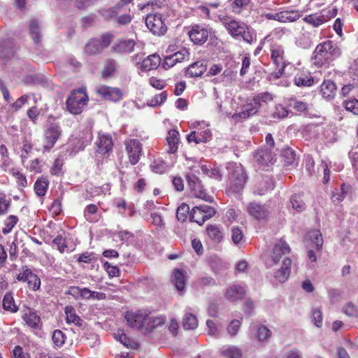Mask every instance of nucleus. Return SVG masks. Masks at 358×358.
Instances as JSON below:
<instances>
[{
  "mask_svg": "<svg viewBox=\"0 0 358 358\" xmlns=\"http://www.w3.org/2000/svg\"><path fill=\"white\" fill-rule=\"evenodd\" d=\"M227 169L228 173V182L227 192L229 194H238L244 189L248 182V174L241 164L229 162Z\"/></svg>",
  "mask_w": 358,
  "mask_h": 358,
  "instance_id": "obj_1",
  "label": "nucleus"
},
{
  "mask_svg": "<svg viewBox=\"0 0 358 358\" xmlns=\"http://www.w3.org/2000/svg\"><path fill=\"white\" fill-rule=\"evenodd\" d=\"M341 55V50L338 44L329 40L317 45L314 51L315 63L321 65L329 64Z\"/></svg>",
  "mask_w": 358,
  "mask_h": 358,
  "instance_id": "obj_2",
  "label": "nucleus"
},
{
  "mask_svg": "<svg viewBox=\"0 0 358 358\" xmlns=\"http://www.w3.org/2000/svg\"><path fill=\"white\" fill-rule=\"evenodd\" d=\"M223 24L233 38L236 39L242 38L248 43L250 44L252 43L254 38L253 34L245 23L227 18L223 21Z\"/></svg>",
  "mask_w": 358,
  "mask_h": 358,
  "instance_id": "obj_3",
  "label": "nucleus"
},
{
  "mask_svg": "<svg viewBox=\"0 0 358 358\" xmlns=\"http://www.w3.org/2000/svg\"><path fill=\"white\" fill-rule=\"evenodd\" d=\"M88 101V96L84 90H73L66 101V109L71 114H80L84 107L87 105Z\"/></svg>",
  "mask_w": 358,
  "mask_h": 358,
  "instance_id": "obj_4",
  "label": "nucleus"
},
{
  "mask_svg": "<svg viewBox=\"0 0 358 358\" xmlns=\"http://www.w3.org/2000/svg\"><path fill=\"white\" fill-rule=\"evenodd\" d=\"M290 252L291 248L289 245L283 240H279L275 243L269 257L265 262L266 268H273L280 262L282 263L283 258L288 257L287 255Z\"/></svg>",
  "mask_w": 358,
  "mask_h": 358,
  "instance_id": "obj_5",
  "label": "nucleus"
},
{
  "mask_svg": "<svg viewBox=\"0 0 358 358\" xmlns=\"http://www.w3.org/2000/svg\"><path fill=\"white\" fill-rule=\"evenodd\" d=\"M186 179L191 192L195 197L210 203L213 201V197L206 194L200 179L195 174L192 173H187Z\"/></svg>",
  "mask_w": 358,
  "mask_h": 358,
  "instance_id": "obj_6",
  "label": "nucleus"
},
{
  "mask_svg": "<svg viewBox=\"0 0 358 358\" xmlns=\"http://www.w3.org/2000/svg\"><path fill=\"white\" fill-rule=\"evenodd\" d=\"M216 211L207 205H199L194 206L189 213V219L199 225H202L207 220L212 217Z\"/></svg>",
  "mask_w": 358,
  "mask_h": 358,
  "instance_id": "obj_7",
  "label": "nucleus"
},
{
  "mask_svg": "<svg viewBox=\"0 0 358 358\" xmlns=\"http://www.w3.org/2000/svg\"><path fill=\"white\" fill-rule=\"evenodd\" d=\"M148 29L155 35L164 36L167 31V26L159 13L148 14L145 18Z\"/></svg>",
  "mask_w": 358,
  "mask_h": 358,
  "instance_id": "obj_8",
  "label": "nucleus"
},
{
  "mask_svg": "<svg viewBox=\"0 0 358 358\" xmlns=\"http://www.w3.org/2000/svg\"><path fill=\"white\" fill-rule=\"evenodd\" d=\"M148 312L138 310L136 312H127L124 316L127 324L133 329L143 331L145 333Z\"/></svg>",
  "mask_w": 358,
  "mask_h": 358,
  "instance_id": "obj_9",
  "label": "nucleus"
},
{
  "mask_svg": "<svg viewBox=\"0 0 358 358\" xmlns=\"http://www.w3.org/2000/svg\"><path fill=\"white\" fill-rule=\"evenodd\" d=\"M62 135L60 126L57 123H50L44 132V144L43 146L44 151H49L52 148Z\"/></svg>",
  "mask_w": 358,
  "mask_h": 358,
  "instance_id": "obj_10",
  "label": "nucleus"
},
{
  "mask_svg": "<svg viewBox=\"0 0 358 358\" xmlns=\"http://www.w3.org/2000/svg\"><path fill=\"white\" fill-rule=\"evenodd\" d=\"M254 160L259 169L268 170L275 162V155L268 148H264L257 150L254 153Z\"/></svg>",
  "mask_w": 358,
  "mask_h": 358,
  "instance_id": "obj_11",
  "label": "nucleus"
},
{
  "mask_svg": "<svg viewBox=\"0 0 358 358\" xmlns=\"http://www.w3.org/2000/svg\"><path fill=\"white\" fill-rule=\"evenodd\" d=\"M211 33L212 29H207V27L199 24H193L188 31V36L194 43L202 45L208 40V36Z\"/></svg>",
  "mask_w": 358,
  "mask_h": 358,
  "instance_id": "obj_12",
  "label": "nucleus"
},
{
  "mask_svg": "<svg viewBox=\"0 0 358 358\" xmlns=\"http://www.w3.org/2000/svg\"><path fill=\"white\" fill-rule=\"evenodd\" d=\"M125 147L130 163L132 165L136 164L141 155L142 144L137 139H130L125 142Z\"/></svg>",
  "mask_w": 358,
  "mask_h": 358,
  "instance_id": "obj_13",
  "label": "nucleus"
},
{
  "mask_svg": "<svg viewBox=\"0 0 358 358\" xmlns=\"http://www.w3.org/2000/svg\"><path fill=\"white\" fill-rule=\"evenodd\" d=\"M96 93L103 99L112 101H119L122 98V93L119 88L107 85H101L96 88Z\"/></svg>",
  "mask_w": 358,
  "mask_h": 358,
  "instance_id": "obj_14",
  "label": "nucleus"
},
{
  "mask_svg": "<svg viewBox=\"0 0 358 358\" xmlns=\"http://www.w3.org/2000/svg\"><path fill=\"white\" fill-rule=\"evenodd\" d=\"M138 43L132 39H125L117 41L112 47L111 50L118 54H129L138 48Z\"/></svg>",
  "mask_w": 358,
  "mask_h": 358,
  "instance_id": "obj_15",
  "label": "nucleus"
},
{
  "mask_svg": "<svg viewBox=\"0 0 358 358\" xmlns=\"http://www.w3.org/2000/svg\"><path fill=\"white\" fill-rule=\"evenodd\" d=\"M292 259L289 257H285L280 268L273 273V278L280 283H283L289 278L291 273Z\"/></svg>",
  "mask_w": 358,
  "mask_h": 358,
  "instance_id": "obj_16",
  "label": "nucleus"
},
{
  "mask_svg": "<svg viewBox=\"0 0 358 358\" xmlns=\"http://www.w3.org/2000/svg\"><path fill=\"white\" fill-rule=\"evenodd\" d=\"M247 210L250 216L257 220L264 219L268 214L265 206L257 202L249 203L247 206Z\"/></svg>",
  "mask_w": 358,
  "mask_h": 358,
  "instance_id": "obj_17",
  "label": "nucleus"
},
{
  "mask_svg": "<svg viewBox=\"0 0 358 358\" xmlns=\"http://www.w3.org/2000/svg\"><path fill=\"white\" fill-rule=\"evenodd\" d=\"M51 238L48 240H45L46 243H50V242L57 246V250L60 253H64L69 250V247L66 242V232L64 230H60L57 235L51 241Z\"/></svg>",
  "mask_w": 358,
  "mask_h": 358,
  "instance_id": "obj_18",
  "label": "nucleus"
},
{
  "mask_svg": "<svg viewBox=\"0 0 358 358\" xmlns=\"http://www.w3.org/2000/svg\"><path fill=\"white\" fill-rule=\"evenodd\" d=\"M273 188L274 182L273 179L268 176H264L262 177V180L258 182V185L255 189V193L259 195H264Z\"/></svg>",
  "mask_w": 358,
  "mask_h": 358,
  "instance_id": "obj_19",
  "label": "nucleus"
},
{
  "mask_svg": "<svg viewBox=\"0 0 358 358\" xmlns=\"http://www.w3.org/2000/svg\"><path fill=\"white\" fill-rule=\"evenodd\" d=\"M160 62V57L157 55H150L144 58L139 69L143 71H148L157 69Z\"/></svg>",
  "mask_w": 358,
  "mask_h": 358,
  "instance_id": "obj_20",
  "label": "nucleus"
},
{
  "mask_svg": "<svg viewBox=\"0 0 358 358\" xmlns=\"http://www.w3.org/2000/svg\"><path fill=\"white\" fill-rule=\"evenodd\" d=\"M245 295L244 288L238 285H233L228 287L225 292V297L230 301L241 299Z\"/></svg>",
  "mask_w": 358,
  "mask_h": 358,
  "instance_id": "obj_21",
  "label": "nucleus"
},
{
  "mask_svg": "<svg viewBox=\"0 0 358 358\" xmlns=\"http://www.w3.org/2000/svg\"><path fill=\"white\" fill-rule=\"evenodd\" d=\"M15 53V46L13 41L8 40L0 43V58L10 59Z\"/></svg>",
  "mask_w": 358,
  "mask_h": 358,
  "instance_id": "obj_22",
  "label": "nucleus"
},
{
  "mask_svg": "<svg viewBox=\"0 0 358 358\" xmlns=\"http://www.w3.org/2000/svg\"><path fill=\"white\" fill-rule=\"evenodd\" d=\"M29 34L36 44L41 42L43 36L41 34V27L40 22L36 19H33L29 22Z\"/></svg>",
  "mask_w": 358,
  "mask_h": 358,
  "instance_id": "obj_23",
  "label": "nucleus"
},
{
  "mask_svg": "<svg viewBox=\"0 0 358 358\" xmlns=\"http://www.w3.org/2000/svg\"><path fill=\"white\" fill-rule=\"evenodd\" d=\"M97 146V151L99 153L104 155L109 152L113 148L112 137L110 136L109 135H100Z\"/></svg>",
  "mask_w": 358,
  "mask_h": 358,
  "instance_id": "obj_24",
  "label": "nucleus"
},
{
  "mask_svg": "<svg viewBox=\"0 0 358 358\" xmlns=\"http://www.w3.org/2000/svg\"><path fill=\"white\" fill-rule=\"evenodd\" d=\"M320 91L324 99H331L336 92V84L331 80H324L320 86Z\"/></svg>",
  "mask_w": 358,
  "mask_h": 358,
  "instance_id": "obj_25",
  "label": "nucleus"
},
{
  "mask_svg": "<svg viewBox=\"0 0 358 358\" xmlns=\"http://www.w3.org/2000/svg\"><path fill=\"white\" fill-rule=\"evenodd\" d=\"M166 141L169 146L168 152H176L179 142V132L176 129L169 130L166 136Z\"/></svg>",
  "mask_w": 358,
  "mask_h": 358,
  "instance_id": "obj_26",
  "label": "nucleus"
},
{
  "mask_svg": "<svg viewBox=\"0 0 358 358\" xmlns=\"http://www.w3.org/2000/svg\"><path fill=\"white\" fill-rule=\"evenodd\" d=\"M206 71V66L202 62H196L189 66L185 76L189 78L199 77Z\"/></svg>",
  "mask_w": 358,
  "mask_h": 358,
  "instance_id": "obj_27",
  "label": "nucleus"
},
{
  "mask_svg": "<svg viewBox=\"0 0 358 358\" xmlns=\"http://www.w3.org/2000/svg\"><path fill=\"white\" fill-rule=\"evenodd\" d=\"M260 108V105H258L257 102H254L252 100L251 102L247 103L244 106L242 111L239 113L236 114L235 116H238L239 117L246 119L255 114H256L259 109Z\"/></svg>",
  "mask_w": 358,
  "mask_h": 358,
  "instance_id": "obj_28",
  "label": "nucleus"
},
{
  "mask_svg": "<svg viewBox=\"0 0 358 358\" xmlns=\"http://www.w3.org/2000/svg\"><path fill=\"white\" fill-rule=\"evenodd\" d=\"M172 282L176 288L182 292L185 286V272L181 269H174L172 275Z\"/></svg>",
  "mask_w": 358,
  "mask_h": 358,
  "instance_id": "obj_29",
  "label": "nucleus"
},
{
  "mask_svg": "<svg viewBox=\"0 0 358 358\" xmlns=\"http://www.w3.org/2000/svg\"><path fill=\"white\" fill-rule=\"evenodd\" d=\"M294 84L298 87H310L314 83L313 78L304 72L298 73L294 76Z\"/></svg>",
  "mask_w": 358,
  "mask_h": 358,
  "instance_id": "obj_30",
  "label": "nucleus"
},
{
  "mask_svg": "<svg viewBox=\"0 0 358 358\" xmlns=\"http://www.w3.org/2000/svg\"><path fill=\"white\" fill-rule=\"evenodd\" d=\"M271 59L278 67H285L284 50L281 46H275L272 48Z\"/></svg>",
  "mask_w": 358,
  "mask_h": 358,
  "instance_id": "obj_31",
  "label": "nucleus"
},
{
  "mask_svg": "<svg viewBox=\"0 0 358 358\" xmlns=\"http://www.w3.org/2000/svg\"><path fill=\"white\" fill-rule=\"evenodd\" d=\"M103 51V46L99 39L90 40L85 47V52L89 55H95Z\"/></svg>",
  "mask_w": 358,
  "mask_h": 358,
  "instance_id": "obj_32",
  "label": "nucleus"
},
{
  "mask_svg": "<svg viewBox=\"0 0 358 358\" xmlns=\"http://www.w3.org/2000/svg\"><path fill=\"white\" fill-rule=\"evenodd\" d=\"M165 317L163 316L160 317H152L148 313L145 333L152 331L155 328L159 327L164 324Z\"/></svg>",
  "mask_w": 358,
  "mask_h": 358,
  "instance_id": "obj_33",
  "label": "nucleus"
},
{
  "mask_svg": "<svg viewBox=\"0 0 358 358\" xmlns=\"http://www.w3.org/2000/svg\"><path fill=\"white\" fill-rule=\"evenodd\" d=\"M64 311L66 315L67 323H73L78 327H81L83 325V320H81L80 317L76 314L75 310L73 306H66Z\"/></svg>",
  "mask_w": 358,
  "mask_h": 358,
  "instance_id": "obj_34",
  "label": "nucleus"
},
{
  "mask_svg": "<svg viewBox=\"0 0 358 358\" xmlns=\"http://www.w3.org/2000/svg\"><path fill=\"white\" fill-rule=\"evenodd\" d=\"M309 237L312 241L313 248L317 252H320L323 245V238L319 230H313L309 233Z\"/></svg>",
  "mask_w": 358,
  "mask_h": 358,
  "instance_id": "obj_35",
  "label": "nucleus"
},
{
  "mask_svg": "<svg viewBox=\"0 0 358 358\" xmlns=\"http://www.w3.org/2000/svg\"><path fill=\"white\" fill-rule=\"evenodd\" d=\"M49 182L45 178H38L34 184V190L39 196H43L46 194L48 188Z\"/></svg>",
  "mask_w": 358,
  "mask_h": 358,
  "instance_id": "obj_36",
  "label": "nucleus"
},
{
  "mask_svg": "<svg viewBox=\"0 0 358 358\" xmlns=\"http://www.w3.org/2000/svg\"><path fill=\"white\" fill-rule=\"evenodd\" d=\"M287 105L290 108L301 113H305L309 110V105L306 102L299 101L296 99H289Z\"/></svg>",
  "mask_w": 358,
  "mask_h": 358,
  "instance_id": "obj_37",
  "label": "nucleus"
},
{
  "mask_svg": "<svg viewBox=\"0 0 358 358\" xmlns=\"http://www.w3.org/2000/svg\"><path fill=\"white\" fill-rule=\"evenodd\" d=\"M116 69V62L112 59H108L104 62L101 71V76L104 78L112 77Z\"/></svg>",
  "mask_w": 358,
  "mask_h": 358,
  "instance_id": "obj_38",
  "label": "nucleus"
},
{
  "mask_svg": "<svg viewBox=\"0 0 358 358\" xmlns=\"http://www.w3.org/2000/svg\"><path fill=\"white\" fill-rule=\"evenodd\" d=\"M281 157L284 162L285 166H292L296 162L295 152L289 148H284L282 150Z\"/></svg>",
  "mask_w": 358,
  "mask_h": 358,
  "instance_id": "obj_39",
  "label": "nucleus"
},
{
  "mask_svg": "<svg viewBox=\"0 0 358 358\" xmlns=\"http://www.w3.org/2000/svg\"><path fill=\"white\" fill-rule=\"evenodd\" d=\"M300 14L297 10H282L280 14V22H294L299 19Z\"/></svg>",
  "mask_w": 358,
  "mask_h": 358,
  "instance_id": "obj_40",
  "label": "nucleus"
},
{
  "mask_svg": "<svg viewBox=\"0 0 358 358\" xmlns=\"http://www.w3.org/2000/svg\"><path fill=\"white\" fill-rule=\"evenodd\" d=\"M182 326L185 329H195L198 327L196 317L192 313H186L182 320Z\"/></svg>",
  "mask_w": 358,
  "mask_h": 358,
  "instance_id": "obj_41",
  "label": "nucleus"
},
{
  "mask_svg": "<svg viewBox=\"0 0 358 358\" xmlns=\"http://www.w3.org/2000/svg\"><path fill=\"white\" fill-rule=\"evenodd\" d=\"M27 84L40 85L43 87L48 86V80L42 74H34L27 77Z\"/></svg>",
  "mask_w": 358,
  "mask_h": 358,
  "instance_id": "obj_42",
  "label": "nucleus"
},
{
  "mask_svg": "<svg viewBox=\"0 0 358 358\" xmlns=\"http://www.w3.org/2000/svg\"><path fill=\"white\" fill-rule=\"evenodd\" d=\"M3 308L5 310L11 313L17 311L18 308L15 305L13 295L11 293H6L3 299Z\"/></svg>",
  "mask_w": 358,
  "mask_h": 358,
  "instance_id": "obj_43",
  "label": "nucleus"
},
{
  "mask_svg": "<svg viewBox=\"0 0 358 358\" xmlns=\"http://www.w3.org/2000/svg\"><path fill=\"white\" fill-rule=\"evenodd\" d=\"M206 233L209 238L215 242H220L222 238V234L216 225H208L206 227Z\"/></svg>",
  "mask_w": 358,
  "mask_h": 358,
  "instance_id": "obj_44",
  "label": "nucleus"
},
{
  "mask_svg": "<svg viewBox=\"0 0 358 358\" xmlns=\"http://www.w3.org/2000/svg\"><path fill=\"white\" fill-rule=\"evenodd\" d=\"M122 8V3H117L114 7L108 9H103L100 13L106 20H110L116 16L119 10Z\"/></svg>",
  "mask_w": 358,
  "mask_h": 358,
  "instance_id": "obj_45",
  "label": "nucleus"
},
{
  "mask_svg": "<svg viewBox=\"0 0 358 358\" xmlns=\"http://www.w3.org/2000/svg\"><path fill=\"white\" fill-rule=\"evenodd\" d=\"M115 337L126 347L134 348L136 345L135 342L132 341L127 336L123 330H118L115 334Z\"/></svg>",
  "mask_w": 358,
  "mask_h": 358,
  "instance_id": "obj_46",
  "label": "nucleus"
},
{
  "mask_svg": "<svg viewBox=\"0 0 358 358\" xmlns=\"http://www.w3.org/2000/svg\"><path fill=\"white\" fill-rule=\"evenodd\" d=\"M290 203L292 208L299 213L306 209V206L299 194L292 196L290 199Z\"/></svg>",
  "mask_w": 358,
  "mask_h": 358,
  "instance_id": "obj_47",
  "label": "nucleus"
},
{
  "mask_svg": "<svg viewBox=\"0 0 358 358\" xmlns=\"http://www.w3.org/2000/svg\"><path fill=\"white\" fill-rule=\"evenodd\" d=\"M189 213L190 211L189 206L183 203L176 210V217L178 221L185 222Z\"/></svg>",
  "mask_w": 358,
  "mask_h": 358,
  "instance_id": "obj_48",
  "label": "nucleus"
},
{
  "mask_svg": "<svg viewBox=\"0 0 358 358\" xmlns=\"http://www.w3.org/2000/svg\"><path fill=\"white\" fill-rule=\"evenodd\" d=\"M167 96L168 94L166 91L162 92L161 94H156L152 99L148 101V104L152 107L160 106L166 101Z\"/></svg>",
  "mask_w": 358,
  "mask_h": 358,
  "instance_id": "obj_49",
  "label": "nucleus"
},
{
  "mask_svg": "<svg viewBox=\"0 0 358 358\" xmlns=\"http://www.w3.org/2000/svg\"><path fill=\"white\" fill-rule=\"evenodd\" d=\"M18 218L15 215H10L4 222L5 227L2 229L3 234L10 233L15 225L17 224Z\"/></svg>",
  "mask_w": 358,
  "mask_h": 358,
  "instance_id": "obj_50",
  "label": "nucleus"
},
{
  "mask_svg": "<svg viewBox=\"0 0 358 358\" xmlns=\"http://www.w3.org/2000/svg\"><path fill=\"white\" fill-rule=\"evenodd\" d=\"M26 323L31 327L36 328L41 322L40 317L36 312H30L24 318Z\"/></svg>",
  "mask_w": 358,
  "mask_h": 358,
  "instance_id": "obj_51",
  "label": "nucleus"
},
{
  "mask_svg": "<svg viewBox=\"0 0 358 358\" xmlns=\"http://www.w3.org/2000/svg\"><path fill=\"white\" fill-rule=\"evenodd\" d=\"M65 338L66 336L61 330L57 329L53 331L52 339L55 346L61 347L64 343Z\"/></svg>",
  "mask_w": 358,
  "mask_h": 358,
  "instance_id": "obj_52",
  "label": "nucleus"
},
{
  "mask_svg": "<svg viewBox=\"0 0 358 358\" xmlns=\"http://www.w3.org/2000/svg\"><path fill=\"white\" fill-rule=\"evenodd\" d=\"M222 354L226 358H241L242 355L241 350L236 347H229L224 350Z\"/></svg>",
  "mask_w": 358,
  "mask_h": 358,
  "instance_id": "obj_53",
  "label": "nucleus"
},
{
  "mask_svg": "<svg viewBox=\"0 0 358 358\" xmlns=\"http://www.w3.org/2000/svg\"><path fill=\"white\" fill-rule=\"evenodd\" d=\"M304 20L314 27H319L324 22V16H317V15H310L304 18Z\"/></svg>",
  "mask_w": 358,
  "mask_h": 358,
  "instance_id": "obj_54",
  "label": "nucleus"
},
{
  "mask_svg": "<svg viewBox=\"0 0 358 358\" xmlns=\"http://www.w3.org/2000/svg\"><path fill=\"white\" fill-rule=\"evenodd\" d=\"M289 110H287L283 106L278 105L275 106V110L273 113L272 117L274 119H283L287 117Z\"/></svg>",
  "mask_w": 358,
  "mask_h": 358,
  "instance_id": "obj_55",
  "label": "nucleus"
},
{
  "mask_svg": "<svg viewBox=\"0 0 358 358\" xmlns=\"http://www.w3.org/2000/svg\"><path fill=\"white\" fill-rule=\"evenodd\" d=\"M271 335V331L266 326H260L257 329V336L259 341H267Z\"/></svg>",
  "mask_w": 358,
  "mask_h": 358,
  "instance_id": "obj_56",
  "label": "nucleus"
},
{
  "mask_svg": "<svg viewBox=\"0 0 358 358\" xmlns=\"http://www.w3.org/2000/svg\"><path fill=\"white\" fill-rule=\"evenodd\" d=\"M343 105L345 109L352 112L355 115H358V100L353 99L348 101H345Z\"/></svg>",
  "mask_w": 358,
  "mask_h": 358,
  "instance_id": "obj_57",
  "label": "nucleus"
},
{
  "mask_svg": "<svg viewBox=\"0 0 358 358\" xmlns=\"http://www.w3.org/2000/svg\"><path fill=\"white\" fill-rule=\"evenodd\" d=\"M29 286L34 291L39 289L41 286V280L38 275L34 273L30 274L29 278L26 281Z\"/></svg>",
  "mask_w": 358,
  "mask_h": 358,
  "instance_id": "obj_58",
  "label": "nucleus"
},
{
  "mask_svg": "<svg viewBox=\"0 0 358 358\" xmlns=\"http://www.w3.org/2000/svg\"><path fill=\"white\" fill-rule=\"evenodd\" d=\"M98 208L94 204H90L87 206L84 211V215L86 220L90 222H93L95 220L92 217V215H94L97 212Z\"/></svg>",
  "mask_w": 358,
  "mask_h": 358,
  "instance_id": "obj_59",
  "label": "nucleus"
},
{
  "mask_svg": "<svg viewBox=\"0 0 358 358\" xmlns=\"http://www.w3.org/2000/svg\"><path fill=\"white\" fill-rule=\"evenodd\" d=\"M272 100H273V95L268 92L259 93L257 96H255L252 99V101L254 102H257V103H258V105H260V106H261L260 101L266 103L268 101H271Z\"/></svg>",
  "mask_w": 358,
  "mask_h": 358,
  "instance_id": "obj_60",
  "label": "nucleus"
},
{
  "mask_svg": "<svg viewBox=\"0 0 358 358\" xmlns=\"http://www.w3.org/2000/svg\"><path fill=\"white\" fill-rule=\"evenodd\" d=\"M241 326V321L239 320H232L227 327V332L231 336L237 334Z\"/></svg>",
  "mask_w": 358,
  "mask_h": 358,
  "instance_id": "obj_61",
  "label": "nucleus"
},
{
  "mask_svg": "<svg viewBox=\"0 0 358 358\" xmlns=\"http://www.w3.org/2000/svg\"><path fill=\"white\" fill-rule=\"evenodd\" d=\"M343 313L348 316H357L358 310L357 306L351 302L347 303L343 308Z\"/></svg>",
  "mask_w": 358,
  "mask_h": 358,
  "instance_id": "obj_62",
  "label": "nucleus"
},
{
  "mask_svg": "<svg viewBox=\"0 0 358 358\" xmlns=\"http://www.w3.org/2000/svg\"><path fill=\"white\" fill-rule=\"evenodd\" d=\"M196 132L199 143L208 142L211 138V132L208 129L205 130H198L196 131Z\"/></svg>",
  "mask_w": 358,
  "mask_h": 358,
  "instance_id": "obj_63",
  "label": "nucleus"
},
{
  "mask_svg": "<svg viewBox=\"0 0 358 358\" xmlns=\"http://www.w3.org/2000/svg\"><path fill=\"white\" fill-rule=\"evenodd\" d=\"M250 1V0H234L231 6L234 12L239 13L242 8L249 4Z\"/></svg>",
  "mask_w": 358,
  "mask_h": 358,
  "instance_id": "obj_64",
  "label": "nucleus"
}]
</instances>
